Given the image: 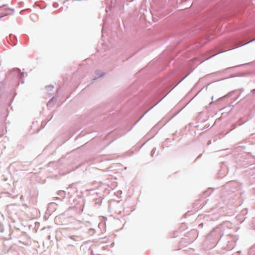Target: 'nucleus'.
<instances>
[{"label": "nucleus", "instance_id": "57", "mask_svg": "<svg viewBox=\"0 0 255 255\" xmlns=\"http://www.w3.org/2000/svg\"><path fill=\"white\" fill-rule=\"evenodd\" d=\"M241 100H242V99H241V100H239V102H241Z\"/></svg>", "mask_w": 255, "mask_h": 255}, {"label": "nucleus", "instance_id": "25", "mask_svg": "<svg viewBox=\"0 0 255 255\" xmlns=\"http://www.w3.org/2000/svg\"><path fill=\"white\" fill-rule=\"evenodd\" d=\"M34 225H35V226H34V229L35 230V232H37V230L39 228V226L40 225V224L39 222H35L34 223Z\"/></svg>", "mask_w": 255, "mask_h": 255}, {"label": "nucleus", "instance_id": "39", "mask_svg": "<svg viewBox=\"0 0 255 255\" xmlns=\"http://www.w3.org/2000/svg\"><path fill=\"white\" fill-rule=\"evenodd\" d=\"M234 107V105L231 104V105H229V106H228V107ZM228 108V107H226L225 108Z\"/></svg>", "mask_w": 255, "mask_h": 255}, {"label": "nucleus", "instance_id": "53", "mask_svg": "<svg viewBox=\"0 0 255 255\" xmlns=\"http://www.w3.org/2000/svg\"><path fill=\"white\" fill-rule=\"evenodd\" d=\"M132 128H133V127H132L131 128H130L129 129H128V131L130 130Z\"/></svg>", "mask_w": 255, "mask_h": 255}, {"label": "nucleus", "instance_id": "52", "mask_svg": "<svg viewBox=\"0 0 255 255\" xmlns=\"http://www.w3.org/2000/svg\"><path fill=\"white\" fill-rule=\"evenodd\" d=\"M132 128H133V127H132L131 128H130L129 129H128V131L130 130Z\"/></svg>", "mask_w": 255, "mask_h": 255}, {"label": "nucleus", "instance_id": "23", "mask_svg": "<svg viewBox=\"0 0 255 255\" xmlns=\"http://www.w3.org/2000/svg\"><path fill=\"white\" fill-rule=\"evenodd\" d=\"M237 91V90H233V91H231V92H229V93H228L227 95H226L225 96V97H231V96L233 95V94H234L235 92H236Z\"/></svg>", "mask_w": 255, "mask_h": 255}, {"label": "nucleus", "instance_id": "41", "mask_svg": "<svg viewBox=\"0 0 255 255\" xmlns=\"http://www.w3.org/2000/svg\"><path fill=\"white\" fill-rule=\"evenodd\" d=\"M135 84H133L130 87V89H132L135 85Z\"/></svg>", "mask_w": 255, "mask_h": 255}, {"label": "nucleus", "instance_id": "22", "mask_svg": "<svg viewBox=\"0 0 255 255\" xmlns=\"http://www.w3.org/2000/svg\"><path fill=\"white\" fill-rule=\"evenodd\" d=\"M47 92L48 94H50V92H51L54 88V86L52 85H49L45 87Z\"/></svg>", "mask_w": 255, "mask_h": 255}, {"label": "nucleus", "instance_id": "5", "mask_svg": "<svg viewBox=\"0 0 255 255\" xmlns=\"http://www.w3.org/2000/svg\"><path fill=\"white\" fill-rule=\"evenodd\" d=\"M27 76V73L21 72L18 68H14L9 70L6 74L7 79H12L16 81L18 83L23 84L24 81L23 78Z\"/></svg>", "mask_w": 255, "mask_h": 255}, {"label": "nucleus", "instance_id": "54", "mask_svg": "<svg viewBox=\"0 0 255 255\" xmlns=\"http://www.w3.org/2000/svg\"><path fill=\"white\" fill-rule=\"evenodd\" d=\"M132 128H133V127H132L131 128H130L129 129H128V131L130 130Z\"/></svg>", "mask_w": 255, "mask_h": 255}, {"label": "nucleus", "instance_id": "20", "mask_svg": "<svg viewBox=\"0 0 255 255\" xmlns=\"http://www.w3.org/2000/svg\"><path fill=\"white\" fill-rule=\"evenodd\" d=\"M21 38H22V42L24 43V44H26L27 43V42H28V41L29 40V37L28 36L26 35V34H23L21 35Z\"/></svg>", "mask_w": 255, "mask_h": 255}, {"label": "nucleus", "instance_id": "40", "mask_svg": "<svg viewBox=\"0 0 255 255\" xmlns=\"http://www.w3.org/2000/svg\"><path fill=\"white\" fill-rule=\"evenodd\" d=\"M36 5H37V3H36V2H35V3H34V4H33V7H35Z\"/></svg>", "mask_w": 255, "mask_h": 255}, {"label": "nucleus", "instance_id": "7", "mask_svg": "<svg viewBox=\"0 0 255 255\" xmlns=\"http://www.w3.org/2000/svg\"><path fill=\"white\" fill-rule=\"evenodd\" d=\"M133 0H111V4L110 5V9L111 10L112 8L116 7H119L120 9L124 8L125 2L126 4L128 5V2H130Z\"/></svg>", "mask_w": 255, "mask_h": 255}, {"label": "nucleus", "instance_id": "2", "mask_svg": "<svg viewBox=\"0 0 255 255\" xmlns=\"http://www.w3.org/2000/svg\"><path fill=\"white\" fill-rule=\"evenodd\" d=\"M239 193L236 189V183L231 181L222 187L220 197L223 203L227 205L230 203H234V201L239 197Z\"/></svg>", "mask_w": 255, "mask_h": 255}, {"label": "nucleus", "instance_id": "16", "mask_svg": "<svg viewBox=\"0 0 255 255\" xmlns=\"http://www.w3.org/2000/svg\"><path fill=\"white\" fill-rule=\"evenodd\" d=\"M32 129V126H30L28 129L27 131L26 132L24 135V137L26 139H29L31 138V135L32 134V133H31L30 130Z\"/></svg>", "mask_w": 255, "mask_h": 255}, {"label": "nucleus", "instance_id": "21", "mask_svg": "<svg viewBox=\"0 0 255 255\" xmlns=\"http://www.w3.org/2000/svg\"><path fill=\"white\" fill-rule=\"evenodd\" d=\"M95 232H96V231L94 229L91 228V229H89V230L88 231V234L89 235V236H93L95 234Z\"/></svg>", "mask_w": 255, "mask_h": 255}, {"label": "nucleus", "instance_id": "30", "mask_svg": "<svg viewBox=\"0 0 255 255\" xmlns=\"http://www.w3.org/2000/svg\"><path fill=\"white\" fill-rule=\"evenodd\" d=\"M155 151H156V148H153L152 149V151H151V156H153V154H154V153L155 152Z\"/></svg>", "mask_w": 255, "mask_h": 255}, {"label": "nucleus", "instance_id": "50", "mask_svg": "<svg viewBox=\"0 0 255 255\" xmlns=\"http://www.w3.org/2000/svg\"><path fill=\"white\" fill-rule=\"evenodd\" d=\"M54 98L53 97L51 99H50V100L49 101V103H50L53 99Z\"/></svg>", "mask_w": 255, "mask_h": 255}, {"label": "nucleus", "instance_id": "33", "mask_svg": "<svg viewBox=\"0 0 255 255\" xmlns=\"http://www.w3.org/2000/svg\"><path fill=\"white\" fill-rule=\"evenodd\" d=\"M255 38L254 39L252 40H251V41H249V42H246V43H243V44H242L240 45L239 46H243V45H245V44H248V43H250V42H251L254 41H255Z\"/></svg>", "mask_w": 255, "mask_h": 255}, {"label": "nucleus", "instance_id": "44", "mask_svg": "<svg viewBox=\"0 0 255 255\" xmlns=\"http://www.w3.org/2000/svg\"><path fill=\"white\" fill-rule=\"evenodd\" d=\"M211 143V140H209V141H208V145H209V144H210Z\"/></svg>", "mask_w": 255, "mask_h": 255}, {"label": "nucleus", "instance_id": "4", "mask_svg": "<svg viewBox=\"0 0 255 255\" xmlns=\"http://www.w3.org/2000/svg\"><path fill=\"white\" fill-rule=\"evenodd\" d=\"M236 162L240 167L246 168L244 172L246 176H253L255 174V166L247 157V154L239 155Z\"/></svg>", "mask_w": 255, "mask_h": 255}, {"label": "nucleus", "instance_id": "19", "mask_svg": "<svg viewBox=\"0 0 255 255\" xmlns=\"http://www.w3.org/2000/svg\"><path fill=\"white\" fill-rule=\"evenodd\" d=\"M248 255H255V245L250 248Z\"/></svg>", "mask_w": 255, "mask_h": 255}, {"label": "nucleus", "instance_id": "58", "mask_svg": "<svg viewBox=\"0 0 255 255\" xmlns=\"http://www.w3.org/2000/svg\"><path fill=\"white\" fill-rule=\"evenodd\" d=\"M241 100H242V99H241V100H239V102H241Z\"/></svg>", "mask_w": 255, "mask_h": 255}, {"label": "nucleus", "instance_id": "28", "mask_svg": "<svg viewBox=\"0 0 255 255\" xmlns=\"http://www.w3.org/2000/svg\"><path fill=\"white\" fill-rule=\"evenodd\" d=\"M25 10H28V12H30L31 9H30V8H27V9H24V10H21V11H20V13L21 14H24V12Z\"/></svg>", "mask_w": 255, "mask_h": 255}, {"label": "nucleus", "instance_id": "17", "mask_svg": "<svg viewBox=\"0 0 255 255\" xmlns=\"http://www.w3.org/2000/svg\"><path fill=\"white\" fill-rule=\"evenodd\" d=\"M188 35V33H185L184 34L179 35L178 36H179V40L176 42L177 44H179L181 41L182 40H183L184 38H186Z\"/></svg>", "mask_w": 255, "mask_h": 255}, {"label": "nucleus", "instance_id": "35", "mask_svg": "<svg viewBox=\"0 0 255 255\" xmlns=\"http://www.w3.org/2000/svg\"><path fill=\"white\" fill-rule=\"evenodd\" d=\"M238 66H233V67H228V68H227L225 69H224V71H227V70H229V69H232V68H235V67H238Z\"/></svg>", "mask_w": 255, "mask_h": 255}, {"label": "nucleus", "instance_id": "15", "mask_svg": "<svg viewBox=\"0 0 255 255\" xmlns=\"http://www.w3.org/2000/svg\"><path fill=\"white\" fill-rule=\"evenodd\" d=\"M96 76L92 79V81H95L98 78L103 77L106 75V73L103 71H97L96 72Z\"/></svg>", "mask_w": 255, "mask_h": 255}, {"label": "nucleus", "instance_id": "34", "mask_svg": "<svg viewBox=\"0 0 255 255\" xmlns=\"http://www.w3.org/2000/svg\"><path fill=\"white\" fill-rule=\"evenodd\" d=\"M125 133H126V132L122 130L120 133H118V135L122 136V135H124V134H125Z\"/></svg>", "mask_w": 255, "mask_h": 255}, {"label": "nucleus", "instance_id": "59", "mask_svg": "<svg viewBox=\"0 0 255 255\" xmlns=\"http://www.w3.org/2000/svg\"><path fill=\"white\" fill-rule=\"evenodd\" d=\"M241 100H242V99H241V100H239V102H241Z\"/></svg>", "mask_w": 255, "mask_h": 255}, {"label": "nucleus", "instance_id": "56", "mask_svg": "<svg viewBox=\"0 0 255 255\" xmlns=\"http://www.w3.org/2000/svg\"><path fill=\"white\" fill-rule=\"evenodd\" d=\"M33 126L35 124L34 122H33L32 123Z\"/></svg>", "mask_w": 255, "mask_h": 255}, {"label": "nucleus", "instance_id": "9", "mask_svg": "<svg viewBox=\"0 0 255 255\" xmlns=\"http://www.w3.org/2000/svg\"><path fill=\"white\" fill-rule=\"evenodd\" d=\"M14 11V9L10 8H5L0 10V15L1 17H4L9 15H12Z\"/></svg>", "mask_w": 255, "mask_h": 255}, {"label": "nucleus", "instance_id": "1", "mask_svg": "<svg viewBox=\"0 0 255 255\" xmlns=\"http://www.w3.org/2000/svg\"><path fill=\"white\" fill-rule=\"evenodd\" d=\"M175 78L173 72L165 75L163 78L156 80L151 83L144 91H142L138 95L130 99L124 107L121 112L127 114L134 109L141 110L149 101L159 93L168 87Z\"/></svg>", "mask_w": 255, "mask_h": 255}, {"label": "nucleus", "instance_id": "27", "mask_svg": "<svg viewBox=\"0 0 255 255\" xmlns=\"http://www.w3.org/2000/svg\"><path fill=\"white\" fill-rule=\"evenodd\" d=\"M38 19V18L37 17V16L35 14H33V21H37Z\"/></svg>", "mask_w": 255, "mask_h": 255}, {"label": "nucleus", "instance_id": "55", "mask_svg": "<svg viewBox=\"0 0 255 255\" xmlns=\"http://www.w3.org/2000/svg\"><path fill=\"white\" fill-rule=\"evenodd\" d=\"M248 154H250H250H251V152H249V153H248Z\"/></svg>", "mask_w": 255, "mask_h": 255}, {"label": "nucleus", "instance_id": "45", "mask_svg": "<svg viewBox=\"0 0 255 255\" xmlns=\"http://www.w3.org/2000/svg\"><path fill=\"white\" fill-rule=\"evenodd\" d=\"M238 90H240V91H244V89H243V88L240 89H239Z\"/></svg>", "mask_w": 255, "mask_h": 255}, {"label": "nucleus", "instance_id": "14", "mask_svg": "<svg viewBox=\"0 0 255 255\" xmlns=\"http://www.w3.org/2000/svg\"><path fill=\"white\" fill-rule=\"evenodd\" d=\"M104 193H106V194L108 193V191H106V190H104L103 191V192H101V191L97 192V191L94 190L93 195L96 194L97 195V196L98 197V198L104 199V197H105V195H104Z\"/></svg>", "mask_w": 255, "mask_h": 255}, {"label": "nucleus", "instance_id": "18", "mask_svg": "<svg viewBox=\"0 0 255 255\" xmlns=\"http://www.w3.org/2000/svg\"><path fill=\"white\" fill-rule=\"evenodd\" d=\"M103 199H102V198H94L93 199V201L94 202V203H95V204L96 205H98L99 206H100L102 204V200Z\"/></svg>", "mask_w": 255, "mask_h": 255}, {"label": "nucleus", "instance_id": "3", "mask_svg": "<svg viewBox=\"0 0 255 255\" xmlns=\"http://www.w3.org/2000/svg\"><path fill=\"white\" fill-rule=\"evenodd\" d=\"M168 64L167 60L162 58H160L155 61L152 60L144 69H142L139 72V74L141 75L144 73V71H146L147 73L144 76L146 78L152 73H156L163 70L165 67H167Z\"/></svg>", "mask_w": 255, "mask_h": 255}, {"label": "nucleus", "instance_id": "51", "mask_svg": "<svg viewBox=\"0 0 255 255\" xmlns=\"http://www.w3.org/2000/svg\"><path fill=\"white\" fill-rule=\"evenodd\" d=\"M132 128H133V127H132L131 128H130L129 129H128V131L130 130Z\"/></svg>", "mask_w": 255, "mask_h": 255}, {"label": "nucleus", "instance_id": "48", "mask_svg": "<svg viewBox=\"0 0 255 255\" xmlns=\"http://www.w3.org/2000/svg\"><path fill=\"white\" fill-rule=\"evenodd\" d=\"M34 169H33V171H34ZM32 173H33V174H35V173H36V172H34V171H33V172H32Z\"/></svg>", "mask_w": 255, "mask_h": 255}, {"label": "nucleus", "instance_id": "36", "mask_svg": "<svg viewBox=\"0 0 255 255\" xmlns=\"http://www.w3.org/2000/svg\"><path fill=\"white\" fill-rule=\"evenodd\" d=\"M53 5L54 7H57L58 6V4L56 2H54L53 3Z\"/></svg>", "mask_w": 255, "mask_h": 255}, {"label": "nucleus", "instance_id": "6", "mask_svg": "<svg viewBox=\"0 0 255 255\" xmlns=\"http://www.w3.org/2000/svg\"><path fill=\"white\" fill-rule=\"evenodd\" d=\"M223 236V232H222L221 229L217 227L207 235L206 238L212 242H219Z\"/></svg>", "mask_w": 255, "mask_h": 255}, {"label": "nucleus", "instance_id": "10", "mask_svg": "<svg viewBox=\"0 0 255 255\" xmlns=\"http://www.w3.org/2000/svg\"><path fill=\"white\" fill-rule=\"evenodd\" d=\"M163 126L160 122L154 126L150 130L149 134L152 135V136H154L155 134H156L159 129Z\"/></svg>", "mask_w": 255, "mask_h": 255}, {"label": "nucleus", "instance_id": "31", "mask_svg": "<svg viewBox=\"0 0 255 255\" xmlns=\"http://www.w3.org/2000/svg\"><path fill=\"white\" fill-rule=\"evenodd\" d=\"M44 127V126H43V125H42V124L41 123V125L40 128H38V129L36 130V132H35L37 133L39 131H40V130H41V129H42V128H43Z\"/></svg>", "mask_w": 255, "mask_h": 255}, {"label": "nucleus", "instance_id": "49", "mask_svg": "<svg viewBox=\"0 0 255 255\" xmlns=\"http://www.w3.org/2000/svg\"><path fill=\"white\" fill-rule=\"evenodd\" d=\"M36 176H37V175H34V176L33 175L32 178H36Z\"/></svg>", "mask_w": 255, "mask_h": 255}, {"label": "nucleus", "instance_id": "47", "mask_svg": "<svg viewBox=\"0 0 255 255\" xmlns=\"http://www.w3.org/2000/svg\"><path fill=\"white\" fill-rule=\"evenodd\" d=\"M208 85H209V84H208V85H207L205 87V89H206V90H207Z\"/></svg>", "mask_w": 255, "mask_h": 255}, {"label": "nucleus", "instance_id": "32", "mask_svg": "<svg viewBox=\"0 0 255 255\" xmlns=\"http://www.w3.org/2000/svg\"><path fill=\"white\" fill-rule=\"evenodd\" d=\"M242 119L241 118L238 122L237 126H241L242 125L244 122H241L240 121H241Z\"/></svg>", "mask_w": 255, "mask_h": 255}, {"label": "nucleus", "instance_id": "29", "mask_svg": "<svg viewBox=\"0 0 255 255\" xmlns=\"http://www.w3.org/2000/svg\"><path fill=\"white\" fill-rule=\"evenodd\" d=\"M147 112H145L133 125L132 127L134 126L141 119V118L144 116V115L147 113Z\"/></svg>", "mask_w": 255, "mask_h": 255}, {"label": "nucleus", "instance_id": "38", "mask_svg": "<svg viewBox=\"0 0 255 255\" xmlns=\"http://www.w3.org/2000/svg\"><path fill=\"white\" fill-rule=\"evenodd\" d=\"M202 154H200V155H199L197 156V157L196 158V159H199V158H201V156H202Z\"/></svg>", "mask_w": 255, "mask_h": 255}, {"label": "nucleus", "instance_id": "11", "mask_svg": "<svg viewBox=\"0 0 255 255\" xmlns=\"http://www.w3.org/2000/svg\"><path fill=\"white\" fill-rule=\"evenodd\" d=\"M9 40L10 41V45L12 46H15L17 43V39L15 35L10 34L8 36Z\"/></svg>", "mask_w": 255, "mask_h": 255}, {"label": "nucleus", "instance_id": "8", "mask_svg": "<svg viewBox=\"0 0 255 255\" xmlns=\"http://www.w3.org/2000/svg\"><path fill=\"white\" fill-rule=\"evenodd\" d=\"M16 95V93L15 92V90L14 89H12L9 95L7 96L6 98V102L7 103V104L8 105V106L10 108V109L12 108V107L11 106V103H12L15 96Z\"/></svg>", "mask_w": 255, "mask_h": 255}, {"label": "nucleus", "instance_id": "26", "mask_svg": "<svg viewBox=\"0 0 255 255\" xmlns=\"http://www.w3.org/2000/svg\"><path fill=\"white\" fill-rule=\"evenodd\" d=\"M254 182H255V183H252L251 185V187L253 190L254 193L255 194V177L254 178Z\"/></svg>", "mask_w": 255, "mask_h": 255}, {"label": "nucleus", "instance_id": "24", "mask_svg": "<svg viewBox=\"0 0 255 255\" xmlns=\"http://www.w3.org/2000/svg\"><path fill=\"white\" fill-rule=\"evenodd\" d=\"M255 94V89H253L251 91L250 94L246 95L247 97H251L252 95H254Z\"/></svg>", "mask_w": 255, "mask_h": 255}, {"label": "nucleus", "instance_id": "60", "mask_svg": "<svg viewBox=\"0 0 255 255\" xmlns=\"http://www.w3.org/2000/svg\"><path fill=\"white\" fill-rule=\"evenodd\" d=\"M199 92H200V91H199L198 93H197V94L196 95H196H198V93H199Z\"/></svg>", "mask_w": 255, "mask_h": 255}, {"label": "nucleus", "instance_id": "43", "mask_svg": "<svg viewBox=\"0 0 255 255\" xmlns=\"http://www.w3.org/2000/svg\"><path fill=\"white\" fill-rule=\"evenodd\" d=\"M6 5V4H3L2 6H0V7H5Z\"/></svg>", "mask_w": 255, "mask_h": 255}, {"label": "nucleus", "instance_id": "42", "mask_svg": "<svg viewBox=\"0 0 255 255\" xmlns=\"http://www.w3.org/2000/svg\"><path fill=\"white\" fill-rule=\"evenodd\" d=\"M199 226H201L202 227L203 226V223H201L199 224Z\"/></svg>", "mask_w": 255, "mask_h": 255}, {"label": "nucleus", "instance_id": "46", "mask_svg": "<svg viewBox=\"0 0 255 255\" xmlns=\"http://www.w3.org/2000/svg\"><path fill=\"white\" fill-rule=\"evenodd\" d=\"M252 156L253 159H255V156L252 155Z\"/></svg>", "mask_w": 255, "mask_h": 255}, {"label": "nucleus", "instance_id": "37", "mask_svg": "<svg viewBox=\"0 0 255 255\" xmlns=\"http://www.w3.org/2000/svg\"><path fill=\"white\" fill-rule=\"evenodd\" d=\"M240 94H239V95L237 96V97L234 99V101H236V100H237L239 98V97H240Z\"/></svg>", "mask_w": 255, "mask_h": 255}, {"label": "nucleus", "instance_id": "12", "mask_svg": "<svg viewBox=\"0 0 255 255\" xmlns=\"http://www.w3.org/2000/svg\"><path fill=\"white\" fill-rule=\"evenodd\" d=\"M232 224L231 222L229 221H225L222 223L221 224L218 226V228L221 229L222 232H223V230L224 229V228L227 227V228L230 229L231 228Z\"/></svg>", "mask_w": 255, "mask_h": 255}, {"label": "nucleus", "instance_id": "13", "mask_svg": "<svg viewBox=\"0 0 255 255\" xmlns=\"http://www.w3.org/2000/svg\"><path fill=\"white\" fill-rule=\"evenodd\" d=\"M58 195L59 196L58 197H55V200H59L60 201H63V200L64 199L66 195L65 191L63 190H60L58 191L57 192Z\"/></svg>", "mask_w": 255, "mask_h": 255}]
</instances>
